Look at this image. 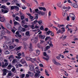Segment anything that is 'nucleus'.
Instances as JSON below:
<instances>
[{"label": "nucleus", "mask_w": 78, "mask_h": 78, "mask_svg": "<svg viewBox=\"0 0 78 78\" xmlns=\"http://www.w3.org/2000/svg\"><path fill=\"white\" fill-rule=\"evenodd\" d=\"M61 30H58L57 32V34H59V33H61V34H63V33H64L66 31V29H65V28L62 27L61 28Z\"/></svg>", "instance_id": "f257e3e1"}, {"label": "nucleus", "mask_w": 78, "mask_h": 78, "mask_svg": "<svg viewBox=\"0 0 78 78\" xmlns=\"http://www.w3.org/2000/svg\"><path fill=\"white\" fill-rule=\"evenodd\" d=\"M2 71L3 72V73L2 74L3 76L6 75V73L8 72V70L6 69H4Z\"/></svg>", "instance_id": "f03ea898"}, {"label": "nucleus", "mask_w": 78, "mask_h": 78, "mask_svg": "<svg viewBox=\"0 0 78 78\" xmlns=\"http://www.w3.org/2000/svg\"><path fill=\"white\" fill-rule=\"evenodd\" d=\"M52 61L55 65H56V66H61V64L58 62H57L55 60L53 59Z\"/></svg>", "instance_id": "7ed1b4c3"}, {"label": "nucleus", "mask_w": 78, "mask_h": 78, "mask_svg": "<svg viewBox=\"0 0 78 78\" xmlns=\"http://www.w3.org/2000/svg\"><path fill=\"white\" fill-rule=\"evenodd\" d=\"M29 50L31 51H33V45H32V44H31V43L30 44V45L29 47Z\"/></svg>", "instance_id": "20e7f679"}, {"label": "nucleus", "mask_w": 78, "mask_h": 78, "mask_svg": "<svg viewBox=\"0 0 78 78\" xmlns=\"http://www.w3.org/2000/svg\"><path fill=\"white\" fill-rule=\"evenodd\" d=\"M30 71H35L34 66L33 65H30Z\"/></svg>", "instance_id": "39448f33"}, {"label": "nucleus", "mask_w": 78, "mask_h": 78, "mask_svg": "<svg viewBox=\"0 0 78 78\" xmlns=\"http://www.w3.org/2000/svg\"><path fill=\"white\" fill-rule=\"evenodd\" d=\"M71 5H72V6H73V8H76L78 7V5H77L76 3H73L72 4H71Z\"/></svg>", "instance_id": "423d86ee"}, {"label": "nucleus", "mask_w": 78, "mask_h": 78, "mask_svg": "<svg viewBox=\"0 0 78 78\" xmlns=\"http://www.w3.org/2000/svg\"><path fill=\"white\" fill-rule=\"evenodd\" d=\"M63 9H66L67 11H69V9H70V8H70V7H66L65 6H63L62 8Z\"/></svg>", "instance_id": "0eeeda50"}, {"label": "nucleus", "mask_w": 78, "mask_h": 78, "mask_svg": "<svg viewBox=\"0 0 78 78\" xmlns=\"http://www.w3.org/2000/svg\"><path fill=\"white\" fill-rule=\"evenodd\" d=\"M14 67V66L12 65L11 64H9L7 66V69H8V70H11V69L12 67Z\"/></svg>", "instance_id": "6e6552de"}, {"label": "nucleus", "mask_w": 78, "mask_h": 78, "mask_svg": "<svg viewBox=\"0 0 78 78\" xmlns=\"http://www.w3.org/2000/svg\"><path fill=\"white\" fill-rule=\"evenodd\" d=\"M36 52L37 53V55H36V56H37L38 55H39L40 54V53H41V51H40V50H37L36 51Z\"/></svg>", "instance_id": "1a4fd4ad"}, {"label": "nucleus", "mask_w": 78, "mask_h": 78, "mask_svg": "<svg viewBox=\"0 0 78 78\" xmlns=\"http://www.w3.org/2000/svg\"><path fill=\"white\" fill-rule=\"evenodd\" d=\"M39 37L41 38L42 39H44L45 37V36L44 35H42V34H40L39 35Z\"/></svg>", "instance_id": "9d476101"}, {"label": "nucleus", "mask_w": 78, "mask_h": 78, "mask_svg": "<svg viewBox=\"0 0 78 78\" xmlns=\"http://www.w3.org/2000/svg\"><path fill=\"white\" fill-rule=\"evenodd\" d=\"M12 75V73L11 72V71H9L8 73L7 76V77H9V76H11Z\"/></svg>", "instance_id": "9b49d317"}, {"label": "nucleus", "mask_w": 78, "mask_h": 78, "mask_svg": "<svg viewBox=\"0 0 78 78\" xmlns=\"http://www.w3.org/2000/svg\"><path fill=\"white\" fill-rule=\"evenodd\" d=\"M38 8L40 10H43L44 11H46V9L44 7H39Z\"/></svg>", "instance_id": "f8f14e48"}, {"label": "nucleus", "mask_w": 78, "mask_h": 78, "mask_svg": "<svg viewBox=\"0 0 78 78\" xmlns=\"http://www.w3.org/2000/svg\"><path fill=\"white\" fill-rule=\"evenodd\" d=\"M20 62L22 64H23L26 63V61L24 60V59L23 58H22V59H21Z\"/></svg>", "instance_id": "ddd939ff"}, {"label": "nucleus", "mask_w": 78, "mask_h": 78, "mask_svg": "<svg viewBox=\"0 0 78 78\" xmlns=\"http://www.w3.org/2000/svg\"><path fill=\"white\" fill-rule=\"evenodd\" d=\"M6 44L8 45L9 46V45H11L12 44V42L10 41H8V42H6Z\"/></svg>", "instance_id": "4468645a"}, {"label": "nucleus", "mask_w": 78, "mask_h": 78, "mask_svg": "<svg viewBox=\"0 0 78 78\" xmlns=\"http://www.w3.org/2000/svg\"><path fill=\"white\" fill-rule=\"evenodd\" d=\"M46 58H45L44 57H43V58L44 59V60H46V61H48V59H49V56L48 55H46Z\"/></svg>", "instance_id": "2eb2a0df"}, {"label": "nucleus", "mask_w": 78, "mask_h": 78, "mask_svg": "<svg viewBox=\"0 0 78 78\" xmlns=\"http://www.w3.org/2000/svg\"><path fill=\"white\" fill-rule=\"evenodd\" d=\"M7 27L8 29H9V30H11V25L10 24H8L7 26Z\"/></svg>", "instance_id": "dca6fc26"}, {"label": "nucleus", "mask_w": 78, "mask_h": 78, "mask_svg": "<svg viewBox=\"0 0 78 78\" xmlns=\"http://www.w3.org/2000/svg\"><path fill=\"white\" fill-rule=\"evenodd\" d=\"M37 61V59H36V58L33 59L31 58V61L33 63H34V61Z\"/></svg>", "instance_id": "f3484780"}, {"label": "nucleus", "mask_w": 78, "mask_h": 78, "mask_svg": "<svg viewBox=\"0 0 78 78\" xmlns=\"http://www.w3.org/2000/svg\"><path fill=\"white\" fill-rule=\"evenodd\" d=\"M16 35H18V36H19V37L20 38L21 37V36L20 34H19V31H17L16 33Z\"/></svg>", "instance_id": "a211bd4d"}, {"label": "nucleus", "mask_w": 78, "mask_h": 78, "mask_svg": "<svg viewBox=\"0 0 78 78\" xmlns=\"http://www.w3.org/2000/svg\"><path fill=\"white\" fill-rule=\"evenodd\" d=\"M28 73L29 75H30V76H33L34 75V74L33 73H31L30 71L28 72Z\"/></svg>", "instance_id": "6ab92c4d"}, {"label": "nucleus", "mask_w": 78, "mask_h": 78, "mask_svg": "<svg viewBox=\"0 0 78 78\" xmlns=\"http://www.w3.org/2000/svg\"><path fill=\"white\" fill-rule=\"evenodd\" d=\"M47 40H51V38L50 37H47L45 38V41H47Z\"/></svg>", "instance_id": "aec40b11"}, {"label": "nucleus", "mask_w": 78, "mask_h": 78, "mask_svg": "<svg viewBox=\"0 0 78 78\" xmlns=\"http://www.w3.org/2000/svg\"><path fill=\"white\" fill-rule=\"evenodd\" d=\"M15 9H16L17 11H18L19 10V8L17 6H15Z\"/></svg>", "instance_id": "412c9836"}, {"label": "nucleus", "mask_w": 78, "mask_h": 78, "mask_svg": "<svg viewBox=\"0 0 78 78\" xmlns=\"http://www.w3.org/2000/svg\"><path fill=\"white\" fill-rule=\"evenodd\" d=\"M69 16L71 18L73 17H75V15L73 13H71L69 14Z\"/></svg>", "instance_id": "4be33fe9"}, {"label": "nucleus", "mask_w": 78, "mask_h": 78, "mask_svg": "<svg viewBox=\"0 0 78 78\" xmlns=\"http://www.w3.org/2000/svg\"><path fill=\"white\" fill-rule=\"evenodd\" d=\"M61 2H59L57 4L58 6L59 7V8H61V7H62V4H61Z\"/></svg>", "instance_id": "5701e85b"}, {"label": "nucleus", "mask_w": 78, "mask_h": 78, "mask_svg": "<svg viewBox=\"0 0 78 78\" xmlns=\"http://www.w3.org/2000/svg\"><path fill=\"white\" fill-rule=\"evenodd\" d=\"M18 30L20 32H22V27H19L18 28Z\"/></svg>", "instance_id": "b1692460"}, {"label": "nucleus", "mask_w": 78, "mask_h": 78, "mask_svg": "<svg viewBox=\"0 0 78 78\" xmlns=\"http://www.w3.org/2000/svg\"><path fill=\"white\" fill-rule=\"evenodd\" d=\"M25 58L27 61H31V58H30V57H26Z\"/></svg>", "instance_id": "393cba45"}, {"label": "nucleus", "mask_w": 78, "mask_h": 78, "mask_svg": "<svg viewBox=\"0 0 78 78\" xmlns=\"http://www.w3.org/2000/svg\"><path fill=\"white\" fill-rule=\"evenodd\" d=\"M5 19L2 17V18L1 19V20L0 21L2 22H5Z\"/></svg>", "instance_id": "a878e982"}, {"label": "nucleus", "mask_w": 78, "mask_h": 78, "mask_svg": "<svg viewBox=\"0 0 78 78\" xmlns=\"http://www.w3.org/2000/svg\"><path fill=\"white\" fill-rule=\"evenodd\" d=\"M11 58H12V59H14V56L13 55H10L9 57V59H10Z\"/></svg>", "instance_id": "bb28decb"}, {"label": "nucleus", "mask_w": 78, "mask_h": 78, "mask_svg": "<svg viewBox=\"0 0 78 78\" xmlns=\"http://www.w3.org/2000/svg\"><path fill=\"white\" fill-rule=\"evenodd\" d=\"M34 41L35 42V43H36V42H37V41H38V39L37 38H35L34 39Z\"/></svg>", "instance_id": "cd10ccee"}, {"label": "nucleus", "mask_w": 78, "mask_h": 78, "mask_svg": "<svg viewBox=\"0 0 78 78\" xmlns=\"http://www.w3.org/2000/svg\"><path fill=\"white\" fill-rule=\"evenodd\" d=\"M35 76H36V77H38L39 78L40 76V75L39 74L36 73L35 74Z\"/></svg>", "instance_id": "c85d7f7f"}, {"label": "nucleus", "mask_w": 78, "mask_h": 78, "mask_svg": "<svg viewBox=\"0 0 78 78\" xmlns=\"http://www.w3.org/2000/svg\"><path fill=\"white\" fill-rule=\"evenodd\" d=\"M13 67V68L11 69V71L12 72H14L16 70V68H15V67H14V66Z\"/></svg>", "instance_id": "c756f323"}, {"label": "nucleus", "mask_w": 78, "mask_h": 78, "mask_svg": "<svg viewBox=\"0 0 78 78\" xmlns=\"http://www.w3.org/2000/svg\"><path fill=\"white\" fill-rule=\"evenodd\" d=\"M39 14H41L42 16H43V15H44L45 14V12H41V11H40Z\"/></svg>", "instance_id": "7c9ffc66"}, {"label": "nucleus", "mask_w": 78, "mask_h": 78, "mask_svg": "<svg viewBox=\"0 0 78 78\" xmlns=\"http://www.w3.org/2000/svg\"><path fill=\"white\" fill-rule=\"evenodd\" d=\"M45 73L46 75L47 76H48L50 75V74H49L48 73V72H47V70L45 69Z\"/></svg>", "instance_id": "2f4dec72"}, {"label": "nucleus", "mask_w": 78, "mask_h": 78, "mask_svg": "<svg viewBox=\"0 0 78 78\" xmlns=\"http://www.w3.org/2000/svg\"><path fill=\"white\" fill-rule=\"evenodd\" d=\"M40 11H39V9H35V12H36L38 14H39Z\"/></svg>", "instance_id": "473e14b6"}, {"label": "nucleus", "mask_w": 78, "mask_h": 78, "mask_svg": "<svg viewBox=\"0 0 78 78\" xmlns=\"http://www.w3.org/2000/svg\"><path fill=\"white\" fill-rule=\"evenodd\" d=\"M1 33L2 34H3V35H4V34H5V31L3 30L1 31Z\"/></svg>", "instance_id": "72a5a7b5"}, {"label": "nucleus", "mask_w": 78, "mask_h": 78, "mask_svg": "<svg viewBox=\"0 0 78 78\" xmlns=\"http://www.w3.org/2000/svg\"><path fill=\"white\" fill-rule=\"evenodd\" d=\"M51 33V31H50V30L48 31L47 32L46 35H49L50 34V33Z\"/></svg>", "instance_id": "f704fd0d"}, {"label": "nucleus", "mask_w": 78, "mask_h": 78, "mask_svg": "<svg viewBox=\"0 0 78 78\" xmlns=\"http://www.w3.org/2000/svg\"><path fill=\"white\" fill-rule=\"evenodd\" d=\"M42 20H40L37 21V23H39V25H41V24L42 23Z\"/></svg>", "instance_id": "c9c22d12"}, {"label": "nucleus", "mask_w": 78, "mask_h": 78, "mask_svg": "<svg viewBox=\"0 0 78 78\" xmlns=\"http://www.w3.org/2000/svg\"><path fill=\"white\" fill-rule=\"evenodd\" d=\"M11 31H12V33L14 34L15 33V32L16 31V28H15L14 29H12L11 30Z\"/></svg>", "instance_id": "e433bc0d"}, {"label": "nucleus", "mask_w": 78, "mask_h": 78, "mask_svg": "<svg viewBox=\"0 0 78 78\" xmlns=\"http://www.w3.org/2000/svg\"><path fill=\"white\" fill-rule=\"evenodd\" d=\"M3 39V36L2 34H0V39Z\"/></svg>", "instance_id": "4c0bfd02"}, {"label": "nucleus", "mask_w": 78, "mask_h": 78, "mask_svg": "<svg viewBox=\"0 0 78 78\" xmlns=\"http://www.w3.org/2000/svg\"><path fill=\"white\" fill-rule=\"evenodd\" d=\"M21 56L23 58H24L25 56V54H24V52H22L21 53Z\"/></svg>", "instance_id": "58836bf2"}, {"label": "nucleus", "mask_w": 78, "mask_h": 78, "mask_svg": "<svg viewBox=\"0 0 78 78\" xmlns=\"http://www.w3.org/2000/svg\"><path fill=\"white\" fill-rule=\"evenodd\" d=\"M61 56V55H58V56L56 57L57 59H58L59 60L60 59V57Z\"/></svg>", "instance_id": "ea45409f"}, {"label": "nucleus", "mask_w": 78, "mask_h": 78, "mask_svg": "<svg viewBox=\"0 0 78 78\" xmlns=\"http://www.w3.org/2000/svg\"><path fill=\"white\" fill-rule=\"evenodd\" d=\"M25 77V74H22V75H20V78H23Z\"/></svg>", "instance_id": "a19ab883"}, {"label": "nucleus", "mask_w": 78, "mask_h": 78, "mask_svg": "<svg viewBox=\"0 0 78 78\" xmlns=\"http://www.w3.org/2000/svg\"><path fill=\"white\" fill-rule=\"evenodd\" d=\"M26 35H27V36H28L30 34V32L29 31H28L26 32L25 34Z\"/></svg>", "instance_id": "79ce46f5"}, {"label": "nucleus", "mask_w": 78, "mask_h": 78, "mask_svg": "<svg viewBox=\"0 0 78 78\" xmlns=\"http://www.w3.org/2000/svg\"><path fill=\"white\" fill-rule=\"evenodd\" d=\"M49 45L51 47H53V45L52 44V42L51 41H50V43L49 44Z\"/></svg>", "instance_id": "37998d69"}, {"label": "nucleus", "mask_w": 78, "mask_h": 78, "mask_svg": "<svg viewBox=\"0 0 78 78\" xmlns=\"http://www.w3.org/2000/svg\"><path fill=\"white\" fill-rule=\"evenodd\" d=\"M35 70L36 72H37V70H39V67H37L35 68Z\"/></svg>", "instance_id": "c03bdc74"}, {"label": "nucleus", "mask_w": 78, "mask_h": 78, "mask_svg": "<svg viewBox=\"0 0 78 78\" xmlns=\"http://www.w3.org/2000/svg\"><path fill=\"white\" fill-rule=\"evenodd\" d=\"M15 57L17 59H21L22 58V57L19 56H15Z\"/></svg>", "instance_id": "a18cd8bd"}, {"label": "nucleus", "mask_w": 78, "mask_h": 78, "mask_svg": "<svg viewBox=\"0 0 78 78\" xmlns=\"http://www.w3.org/2000/svg\"><path fill=\"white\" fill-rule=\"evenodd\" d=\"M6 33L8 34H10L11 32L8 30H6Z\"/></svg>", "instance_id": "49530a36"}, {"label": "nucleus", "mask_w": 78, "mask_h": 78, "mask_svg": "<svg viewBox=\"0 0 78 78\" xmlns=\"http://www.w3.org/2000/svg\"><path fill=\"white\" fill-rule=\"evenodd\" d=\"M1 8H2L3 9H6V6L5 5H2L1 7Z\"/></svg>", "instance_id": "de8ad7c7"}, {"label": "nucleus", "mask_w": 78, "mask_h": 78, "mask_svg": "<svg viewBox=\"0 0 78 78\" xmlns=\"http://www.w3.org/2000/svg\"><path fill=\"white\" fill-rule=\"evenodd\" d=\"M51 12L49 11L48 12V17H50V16H51Z\"/></svg>", "instance_id": "09e8293b"}, {"label": "nucleus", "mask_w": 78, "mask_h": 78, "mask_svg": "<svg viewBox=\"0 0 78 78\" xmlns=\"http://www.w3.org/2000/svg\"><path fill=\"white\" fill-rule=\"evenodd\" d=\"M14 48V47H13L12 46H9V48L10 49H13Z\"/></svg>", "instance_id": "8fccbe9b"}, {"label": "nucleus", "mask_w": 78, "mask_h": 78, "mask_svg": "<svg viewBox=\"0 0 78 78\" xmlns=\"http://www.w3.org/2000/svg\"><path fill=\"white\" fill-rule=\"evenodd\" d=\"M15 8V6H11V9L12 10H13Z\"/></svg>", "instance_id": "3c124183"}, {"label": "nucleus", "mask_w": 78, "mask_h": 78, "mask_svg": "<svg viewBox=\"0 0 78 78\" xmlns=\"http://www.w3.org/2000/svg\"><path fill=\"white\" fill-rule=\"evenodd\" d=\"M40 29L41 30H44V26H41L40 27Z\"/></svg>", "instance_id": "603ef678"}, {"label": "nucleus", "mask_w": 78, "mask_h": 78, "mask_svg": "<svg viewBox=\"0 0 78 78\" xmlns=\"http://www.w3.org/2000/svg\"><path fill=\"white\" fill-rule=\"evenodd\" d=\"M21 55H22V53H21L20 52L19 53L17 54V55L18 56H19L20 57Z\"/></svg>", "instance_id": "864d4df0"}, {"label": "nucleus", "mask_w": 78, "mask_h": 78, "mask_svg": "<svg viewBox=\"0 0 78 78\" xmlns=\"http://www.w3.org/2000/svg\"><path fill=\"white\" fill-rule=\"evenodd\" d=\"M5 54H9V52L8 51H5Z\"/></svg>", "instance_id": "5fc2aeb1"}, {"label": "nucleus", "mask_w": 78, "mask_h": 78, "mask_svg": "<svg viewBox=\"0 0 78 78\" xmlns=\"http://www.w3.org/2000/svg\"><path fill=\"white\" fill-rule=\"evenodd\" d=\"M15 42H16L18 43V42H19V39H16L15 40Z\"/></svg>", "instance_id": "6e6d98bb"}, {"label": "nucleus", "mask_w": 78, "mask_h": 78, "mask_svg": "<svg viewBox=\"0 0 78 78\" xmlns=\"http://www.w3.org/2000/svg\"><path fill=\"white\" fill-rule=\"evenodd\" d=\"M22 24L23 25H25V20H22Z\"/></svg>", "instance_id": "4d7b16f0"}, {"label": "nucleus", "mask_w": 78, "mask_h": 78, "mask_svg": "<svg viewBox=\"0 0 78 78\" xmlns=\"http://www.w3.org/2000/svg\"><path fill=\"white\" fill-rule=\"evenodd\" d=\"M34 24H33V25H32V26H30V28H32V29H35V28L34 27Z\"/></svg>", "instance_id": "13d9d810"}, {"label": "nucleus", "mask_w": 78, "mask_h": 78, "mask_svg": "<svg viewBox=\"0 0 78 78\" xmlns=\"http://www.w3.org/2000/svg\"><path fill=\"white\" fill-rule=\"evenodd\" d=\"M65 73L64 74L66 76H68V74L67 73V72L66 71H65Z\"/></svg>", "instance_id": "bf43d9fd"}, {"label": "nucleus", "mask_w": 78, "mask_h": 78, "mask_svg": "<svg viewBox=\"0 0 78 78\" xmlns=\"http://www.w3.org/2000/svg\"><path fill=\"white\" fill-rule=\"evenodd\" d=\"M50 48V46H47L46 47V49L47 50L49 49Z\"/></svg>", "instance_id": "052dcab7"}, {"label": "nucleus", "mask_w": 78, "mask_h": 78, "mask_svg": "<svg viewBox=\"0 0 78 78\" xmlns=\"http://www.w3.org/2000/svg\"><path fill=\"white\" fill-rule=\"evenodd\" d=\"M71 20H75V16H73V17H71Z\"/></svg>", "instance_id": "680f3d73"}, {"label": "nucleus", "mask_w": 78, "mask_h": 78, "mask_svg": "<svg viewBox=\"0 0 78 78\" xmlns=\"http://www.w3.org/2000/svg\"><path fill=\"white\" fill-rule=\"evenodd\" d=\"M24 27L25 28H27L28 27V26L27 25H24Z\"/></svg>", "instance_id": "e2e57ef3"}, {"label": "nucleus", "mask_w": 78, "mask_h": 78, "mask_svg": "<svg viewBox=\"0 0 78 78\" xmlns=\"http://www.w3.org/2000/svg\"><path fill=\"white\" fill-rule=\"evenodd\" d=\"M7 12H8V10H5L3 14H5L6 13H7Z\"/></svg>", "instance_id": "0e129e2a"}, {"label": "nucleus", "mask_w": 78, "mask_h": 78, "mask_svg": "<svg viewBox=\"0 0 78 78\" xmlns=\"http://www.w3.org/2000/svg\"><path fill=\"white\" fill-rule=\"evenodd\" d=\"M15 62H16V59H14L12 61V63L13 64H14V63H15Z\"/></svg>", "instance_id": "69168bd1"}, {"label": "nucleus", "mask_w": 78, "mask_h": 78, "mask_svg": "<svg viewBox=\"0 0 78 78\" xmlns=\"http://www.w3.org/2000/svg\"><path fill=\"white\" fill-rule=\"evenodd\" d=\"M67 2L68 3H72V2L70 1V0H67Z\"/></svg>", "instance_id": "338daca9"}, {"label": "nucleus", "mask_w": 78, "mask_h": 78, "mask_svg": "<svg viewBox=\"0 0 78 78\" xmlns=\"http://www.w3.org/2000/svg\"><path fill=\"white\" fill-rule=\"evenodd\" d=\"M21 20H23V19H24V16H22L21 17Z\"/></svg>", "instance_id": "774afa93"}]
</instances>
